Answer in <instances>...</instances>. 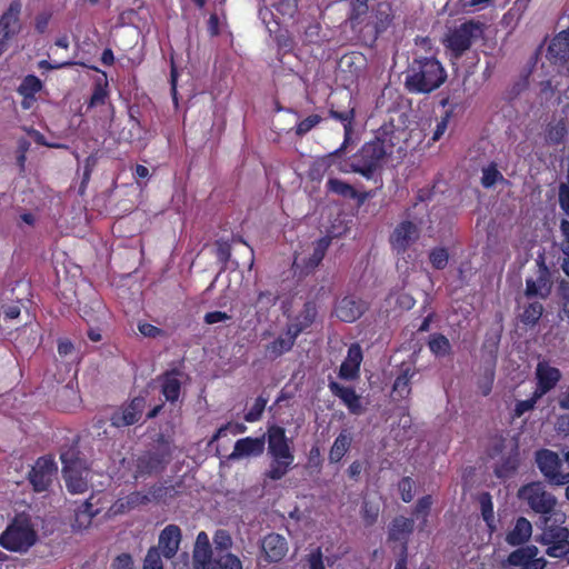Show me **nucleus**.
Instances as JSON below:
<instances>
[{"label": "nucleus", "mask_w": 569, "mask_h": 569, "mask_svg": "<svg viewBox=\"0 0 569 569\" xmlns=\"http://www.w3.org/2000/svg\"><path fill=\"white\" fill-rule=\"evenodd\" d=\"M266 441L270 465L263 472V477L272 481L281 480L292 469L295 453L286 429L279 425L269 426L261 437H244L237 440L229 459L259 457L266 449Z\"/></svg>", "instance_id": "obj_1"}, {"label": "nucleus", "mask_w": 569, "mask_h": 569, "mask_svg": "<svg viewBox=\"0 0 569 569\" xmlns=\"http://www.w3.org/2000/svg\"><path fill=\"white\" fill-rule=\"evenodd\" d=\"M447 72L435 57H416L409 63L405 87L410 93H430L440 88Z\"/></svg>", "instance_id": "obj_2"}, {"label": "nucleus", "mask_w": 569, "mask_h": 569, "mask_svg": "<svg viewBox=\"0 0 569 569\" xmlns=\"http://www.w3.org/2000/svg\"><path fill=\"white\" fill-rule=\"evenodd\" d=\"M387 132L381 130L375 139L366 142L351 158L350 168L367 179L372 178L382 161L392 153L393 144L387 141Z\"/></svg>", "instance_id": "obj_3"}, {"label": "nucleus", "mask_w": 569, "mask_h": 569, "mask_svg": "<svg viewBox=\"0 0 569 569\" xmlns=\"http://www.w3.org/2000/svg\"><path fill=\"white\" fill-rule=\"evenodd\" d=\"M490 458H500L496 462L493 473L501 480L512 478L520 465V452L517 440L508 441L505 437H497L488 450Z\"/></svg>", "instance_id": "obj_4"}, {"label": "nucleus", "mask_w": 569, "mask_h": 569, "mask_svg": "<svg viewBox=\"0 0 569 569\" xmlns=\"http://www.w3.org/2000/svg\"><path fill=\"white\" fill-rule=\"evenodd\" d=\"M36 543V530L24 515H17L0 535V546L8 551L26 552Z\"/></svg>", "instance_id": "obj_5"}, {"label": "nucleus", "mask_w": 569, "mask_h": 569, "mask_svg": "<svg viewBox=\"0 0 569 569\" xmlns=\"http://www.w3.org/2000/svg\"><path fill=\"white\" fill-rule=\"evenodd\" d=\"M485 23L470 19L449 30L443 44L456 59L461 58L473 44L482 38Z\"/></svg>", "instance_id": "obj_6"}, {"label": "nucleus", "mask_w": 569, "mask_h": 569, "mask_svg": "<svg viewBox=\"0 0 569 569\" xmlns=\"http://www.w3.org/2000/svg\"><path fill=\"white\" fill-rule=\"evenodd\" d=\"M171 456V448L166 441H162L153 449L144 451L136 460L134 479L138 480L161 473L169 465Z\"/></svg>", "instance_id": "obj_7"}, {"label": "nucleus", "mask_w": 569, "mask_h": 569, "mask_svg": "<svg viewBox=\"0 0 569 569\" xmlns=\"http://www.w3.org/2000/svg\"><path fill=\"white\" fill-rule=\"evenodd\" d=\"M535 462L545 480L550 486L569 483V471L563 469L559 455L550 449L541 448L535 452Z\"/></svg>", "instance_id": "obj_8"}, {"label": "nucleus", "mask_w": 569, "mask_h": 569, "mask_svg": "<svg viewBox=\"0 0 569 569\" xmlns=\"http://www.w3.org/2000/svg\"><path fill=\"white\" fill-rule=\"evenodd\" d=\"M518 498L526 502L533 512L545 517L551 515L557 505L556 497L548 492L540 481H532L520 487Z\"/></svg>", "instance_id": "obj_9"}, {"label": "nucleus", "mask_w": 569, "mask_h": 569, "mask_svg": "<svg viewBox=\"0 0 569 569\" xmlns=\"http://www.w3.org/2000/svg\"><path fill=\"white\" fill-rule=\"evenodd\" d=\"M346 98L348 99V104L343 109H339L333 103H329V117L341 122L343 126V141L338 149L329 153L327 158L322 160L326 167L330 166L329 160L331 158L341 156L352 139L353 123L356 119V104L350 93H347Z\"/></svg>", "instance_id": "obj_10"}, {"label": "nucleus", "mask_w": 569, "mask_h": 569, "mask_svg": "<svg viewBox=\"0 0 569 569\" xmlns=\"http://www.w3.org/2000/svg\"><path fill=\"white\" fill-rule=\"evenodd\" d=\"M539 542L546 547V555L551 558H563L569 555V530L562 526H549L546 518L545 528Z\"/></svg>", "instance_id": "obj_11"}, {"label": "nucleus", "mask_w": 569, "mask_h": 569, "mask_svg": "<svg viewBox=\"0 0 569 569\" xmlns=\"http://www.w3.org/2000/svg\"><path fill=\"white\" fill-rule=\"evenodd\" d=\"M58 356L61 359L60 366L56 359L57 371L52 373L53 379L61 383L66 381L69 373L74 369L78 361V353L76 352L74 345L68 338L58 339L57 345Z\"/></svg>", "instance_id": "obj_12"}, {"label": "nucleus", "mask_w": 569, "mask_h": 569, "mask_svg": "<svg viewBox=\"0 0 569 569\" xmlns=\"http://www.w3.org/2000/svg\"><path fill=\"white\" fill-rule=\"evenodd\" d=\"M561 378L562 373L558 368L546 360L539 361L535 371L536 388L533 391L536 396L542 398L557 387Z\"/></svg>", "instance_id": "obj_13"}, {"label": "nucleus", "mask_w": 569, "mask_h": 569, "mask_svg": "<svg viewBox=\"0 0 569 569\" xmlns=\"http://www.w3.org/2000/svg\"><path fill=\"white\" fill-rule=\"evenodd\" d=\"M516 550L511 551L507 557V565L510 567H519L520 569H543L547 561L543 558H538V548L533 545L518 546Z\"/></svg>", "instance_id": "obj_14"}, {"label": "nucleus", "mask_w": 569, "mask_h": 569, "mask_svg": "<svg viewBox=\"0 0 569 569\" xmlns=\"http://www.w3.org/2000/svg\"><path fill=\"white\" fill-rule=\"evenodd\" d=\"M146 399L143 397H134L127 405L114 411L110 418L111 425L116 428H123L137 423L143 412Z\"/></svg>", "instance_id": "obj_15"}, {"label": "nucleus", "mask_w": 569, "mask_h": 569, "mask_svg": "<svg viewBox=\"0 0 569 569\" xmlns=\"http://www.w3.org/2000/svg\"><path fill=\"white\" fill-rule=\"evenodd\" d=\"M61 459L63 462L62 473L68 491L73 495L86 492L89 488L88 470L80 469L77 461L68 462L63 456H61Z\"/></svg>", "instance_id": "obj_16"}, {"label": "nucleus", "mask_w": 569, "mask_h": 569, "mask_svg": "<svg viewBox=\"0 0 569 569\" xmlns=\"http://www.w3.org/2000/svg\"><path fill=\"white\" fill-rule=\"evenodd\" d=\"M183 376L184 373L181 369L172 368L166 370L158 377L160 392L168 402L174 403L179 400Z\"/></svg>", "instance_id": "obj_17"}, {"label": "nucleus", "mask_w": 569, "mask_h": 569, "mask_svg": "<svg viewBox=\"0 0 569 569\" xmlns=\"http://www.w3.org/2000/svg\"><path fill=\"white\" fill-rule=\"evenodd\" d=\"M419 238V229L411 221L400 222L390 236V243L398 253H403Z\"/></svg>", "instance_id": "obj_18"}, {"label": "nucleus", "mask_w": 569, "mask_h": 569, "mask_svg": "<svg viewBox=\"0 0 569 569\" xmlns=\"http://www.w3.org/2000/svg\"><path fill=\"white\" fill-rule=\"evenodd\" d=\"M415 530V520L403 516H397L388 526V541L399 542L400 549L406 547L408 551V545L410 536Z\"/></svg>", "instance_id": "obj_19"}, {"label": "nucleus", "mask_w": 569, "mask_h": 569, "mask_svg": "<svg viewBox=\"0 0 569 569\" xmlns=\"http://www.w3.org/2000/svg\"><path fill=\"white\" fill-rule=\"evenodd\" d=\"M261 549L267 562H279L288 552V542L283 536L271 532L262 539Z\"/></svg>", "instance_id": "obj_20"}, {"label": "nucleus", "mask_w": 569, "mask_h": 569, "mask_svg": "<svg viewBox=\"0 0 569 569\" xmlns=\"http://www.w3.org/2000/svg\"><path fill=\"white\" fill-rule=\"evenodd\" d=\"M328 387L331 393L341 400L351 415L359 416L363 413L365 408L361 402V397L352 387L342 386L337 381H330Z\"/></svg>", "instance_id": "obj_21"}, {"label": "nucleus", "mask_w": 569, "mask_h": 569, "mask_svg": "<svg viewBox=\"0 0 569 569\" xmlns=\"http://www.w3.org/2000/svg\"><path fill=\"white\" fill-rule=\"evenodd\" d=\"M363 359L362 349L359 343H351L347 357L339 368V377L343 380H356L360 376V366Z\"/></svg>", "instance_id": "obj_22"}, {"label": "nucleus", "mask_w": 569, "mask_h": 569, "mask_svg": "<svg viewBox=\"0 0 569 569\" xmlns=\"http://www.w3.org/2000/svg\"><path fill=\"white\" fill-rule=\"evenodd\" d=\"M366 303L353 296L343 297L336 306V316L343 322H353L366 311Z\"/></svg>", "instance_id": "obj_23"}, {"label": "nucleus", "mask_w": 569, "mask_h": 569, "mask_svg": "<svg viewBox=\"0 0 569 569\" xmlns=\"http://www.w3.org/2000/svg\"><path fill=\"white\" fill-rule=\"evenodd\" d=\"M181 542V529L177 525H168L159 535V545L157 549L161 550V555L171 559L179 550Z\"/></svg>", "instance_id": "obj_24"}, {"label": "nucleus", "mask_w": 569, "mask_h": 569, "mask_svg": "<svg viewBox=\"0 0 569 569\" xmlns=\"http://www.w3.org/2000/svg\"><path fill=\"white\" fill-rule=\"evenodd\" d=\"M417 375L413 363L401 362L392 385V392L400 399H406L411 393V380Z\"/></svg>", "instance_id": "obj_25"}, {"label": "nucleus", "mask_w": 569, "mask_h": 569, "mask_svg": "<svg viewBox=\"0 0 569 569\" xmlns=\"http://www.w3.org/2000/svg\"><path fill=\"white\" fill-rule=\"evenodd\" d=\"M212 560V548L208 535L200 531L197 535L192 552V563L194 569H207Z\"/></svg>", "instance_id": "obj_26"}, {"label": "nucleus", "mask_w": 569, "mask_h": 569, "mask_svg": "<svg viewBox=\"0 0 569 569\" xmlns=\"http://www.w3.org/2000/svg\"><path fill=\"white\" fill-rule=\"evenodd\" d=\"M366 67L367 60L361 52L353 51L345 53L339 61L340 70L348 73V78L351 81L358 79L366 70Z\"/></svg>", "instance_id": "obj_27"}, {"label": "nucleus", "mask_w": 569, "mask_h": 569, "mask_svg": "<svg viewBox=\"0 0 569 569\" xmlns=\"http://www.w3.org/2000/svg\"><path fill=\"white\" fill-rule=\"evenodd\" d=\"M318 315L317 305L309 300L305 302L301 311L292 319L288 326L292 329L293 335L300 336L303 331L312 326Z\"/></svg>", "instance_id": "obj_28"}, {"label": "nucleus", "mask_w": 569, "mask_h": 569, "mask_svg": "<svg viewBox=\"0 0 569 569\" xmlns=\"http://www.w3.org/2000/svg\"><path fill=\"white\" fill-rule=\"evenodd\" d=\"M149 503V498L147 492L143 491H132L124 497L118 498L111 507V511L114 515H123L129 512L140 506H146Z\"/></svg>", "instance_id": "obj_29"}, {"label": "nucleus", "mask_w": 569, "mask_h": 569, "mask_svg": "<svg viewBox=\"0 0 569 569\" xmlns=\"http://www.w3.org/2000/svg\"><path fill=\"white\" fill-rule=\"evenodd\" d=\"M57 476L58 467L51 458H38V493L49 490Z\"/></svg>", "instance_id": "obj_30"}, {"label": "nucleus", "mask_w": 569, "mask_h": 569, "mask_svg": "<svg viewBox=\"0 0 569 569\" xmlns=\"http://www.w3.org/2000/svg\"><path fill=\"white\" fill-rule=\"evenodd\" d=\"M532 535L531 522L525 518H517L512 529L506 535V542L509 546L518 547L529 541Z\"/></svg>", "instance_id": "obj_31"}, {"label": "nucleus", "mask_w": 569, "mask_h": 569, "mask_svg": "<svg viewBox=\"0 0 569 569\" xmlns=\"http://www.w3.org/2000/svg\"><path fill=\"white\" fill-rule=\"evenodd\" d=\"M298 337V335H293L292 329L287 325L283 335L279 336L267 346L266 350L269 353V357L277 359L290 351Z\"/></svg>", "instance_id": "obj_32"}, {"label": "nucleus", "mask_w": 569, "mask_h": 569, "mask_svg": "<svg viewBox=\"0 0 569 569\" xmlns=\"http://www.w3.org/2000/svg\"><path fill=\"white\" fill-rule=\"evenodd\" d=\"M550 293L549 280L546 268L539 270L537 279L527 278L525 295L527 298L540 297L546 299Z\"/></svg>", "instance_id": "obj_33"}, {"label": "nucleus", "mask_w": 569, "mask_h": 569, "mask_svg": "<svg viewBox=\"0 0 569 569\" xmlns=\"http://www.w3.org/2000/svg\"><path fill=\"white\" fill-rule=\"evenodd\" d=\"M109 93L110 91L107 74L106 72H102V77L98 78L93 83L91 97L87 102V111L98 106L106 104L107 100L109 99Z\"/></svg>", "instance_id": "obj_34"}, {"label": "nucleus", "mask_w": 569, "mask_h": 569, "mask_svg": "<svg viewBox=\"0 0 569 569\" xmlns=\"http://www.w3.org/2000/svg\"><path fill=\"white\" fill-rule=\"evenodd\" d=\"M93 496L87 499L79 510L76 512L74 522L72 527L74 529H86L90 526L92 519L99 513L98 508H93Z\"/></svg>", "instance_id": "obj_35"}, {"label": "nucleus", "mask_w": 569, "mask_h": 569, "mask_svg": "<svg viewBox=\"0 0 569 569\" xmlns=\"http://www.w3.org/2000/svg\"><path fill=\"white\" fill-rule=\"evenodd\" d=\"M393 13L392 9L389 4L380 3L375 13L373 28H375V37L378 38L379 34L383 33L388 30V28L393 22Z\"/></svg>", "instance_id": "obj_36"}, {"label": "nucleus", "mask_w": 569, "mask_h": 569, "mask_svg": "<svg viewBox=\"0 0 569 569\" xmlns=\"http://www.w3.org/2000/svg\"><path fill=\"white\" fill-rule=\"evenodd\" d=\"M351 446V437L350 435L343 430L338 437L335 439L330 451H329V460L331 463H338L345 457V455L349 451Z\"/></svg>", "instance_id": "obj_37"}, {"label": "nucleus", "mask_w": 569, "mask_h": 569, "mask_svg": "<svg viewBox=\"0 0 569 569\" xmlns=\"http://www.w3.org/2000/svg\"><path fill=\"white\" fill-rule=\"evenodd\" d=\"M147 495L149 502L167 503L178 496V490L173 485L166 486L164 483H154L149 488Z\"/></svg>", "instance_id": "obj_38"}, {"label": "nucleus", "mask_w": 569, "mask_h": 569, "mask_svg": "<svg viewBox=\"0 0 569 569\" xmlns=\"http://www.w3.org/2000/svg\"><path fill=\"white\" fill-rule=\"evenodd\" d=\"M18 93L22 97L21 106L30 109L36 102V74H28L18 87Z\"/></svg>", "instance_id": "obj_39"}, {"label": "nucleus", "mask_w": 569, "mask_h": 569, "mask_svg": "<svg viewBox=\"0 0 569 569\" xmlns=\"http://www.w3.org/2000/svg\"><path fill=\"white\" fill-rule=\"evenodd\" d=\"M548 54L555 59H566L569 54V34L566 31L557 34L548 47Z\"/></svg>", "instance_id": "obj_40"}, {"label": "nucleus", "mask_w": 569, "mask_h": 569, "mask_svg": "<svg viewBox=\"0 0 569 569\" xmlns=\"http://www.w3.org/2000/svg\"><path fill=\"white\" fill-rule=\"evenodd\" d=\"M478 500L480 503L481 517L489 528V531L492 532L496 529L492 497L489 492H481Z\"/></svg>", "instance_id": "obj_41"}, {"label": "nucleus", "mask_w": 569, "mask_h": 569, "mask_svg": "<svg viewBox=\"0 0 569 569\" xmlns=\"http://www.w3.org/2000/svg\"><path fill=\"white\" fill-rule=\"evenodd\" d=\"M428 347L436 357H443L451 352L449 339L442 333H432L428 340Z\"/></svg>", "instance_id": "obj_42"}, {"label": "nucleus", "mask_w": 569, "mask_h": 569, "mask_svg": "<svg viewBox=\"0 0 569 569\" xmlns=\"http://www.w3.org/2000/svg\"><path fill=\"white\" fill-rule=\"evenodd\" d=\"M207 569H242V563L237 556L226 552L212 559Z\"/></svg>", "instance_id": "obj_43"}, {"label": "nucleus", "mask_w": 569, "mask_h": 569, "mask_svg": "<svg viewBox=\"0 0 569 569\" xmlns=\"http://www.w3.org/2000/svg\"><path fill=\"white\" fill-rule=\"evenodd\" d=\"M327 189L345 199H353L357 196V190L351 184L337 178H330L327 181Z\"/></svg>", "instance_id": "obj_44"}, {"label": "nucleus", "mask_w": 569, "mask_h": 569, "mask_svg": "<svg viewBox=\"0 0 569 569\" xmlns=\"http://www.w3.org/2000/svg\"><path fill=\"white\" fill-rule=\"evenodd\" d=\"M543 313V306L538 302H530L523 308L522 313L520 315V321L526 326H535L540 320Z\"/></svg>", "instance_id": "obj_45"}, {"label": "nucleus", "mask_w": 569, "mask_h": 569, "mask_svg": "<svg viewBox=\"0 0 569 569\" xmlns=\"http://www.w3.org/2000/svg\"><path fill=\"white\" fill-rule=\"evenodd\" d=\"M330 242L331 240L328 237H322L315 242L313 252L309 258L308 266L315 268L321 263L330 246Z\"/></svg>", "instance_id": "obj_46"}, {"label": "nucleus", "mask_w": 569, "mask_h": 569, "mask_svg": "<svg viewBox=\"0 0 569 569\" xmlns=\"http://www.w3.org/2000/svg\"><path fill=\"white\" fill-rule=\"evenodd\" d=\"M432 502H433L432 497L430 495H426V496L421 497L420 499H418V501L413 508L412 515L417 519L422 520L421 521L422 526H426V523H427Z\"/></svg>", "instance_id": "obj_47"}, {"label": "nucleus", "mask_w": 569, "mask_h": 569, "mask_svg": "<svg viewBox=\"0 0 569 569\" xmlns=\"http://www.w3.org/2000/svg\"><path fill=\"white\" fill-rule=\"evenodd\" d=\"M449 253L446 248L437 247L433 248L429 253V261L431 266L437 270H442L448 264Z\"/></svg>", "instance_id": "obj_48"}, {"label": "nucleus", "mask_w": 569, "mask_h": 569, "mask_svg": "<svg viewBox=\"0 0 569 569\" xmlns=\"http://www.w3.org/2000/svg\"><path fill=\"white\" fill-rule=\"evenodd\" d=\"M228 431H230L232 435L244 433L247 431V426L241 422H228L218 428V430L212 436L210 442L212 443L219 440L220 438L226 437Z\"/></svg>", "instance_id": "obj_49"}, {"label": "nucleus", "mask_w": 569, "mask_h": 569, "mask_svg": "<svg viewBox=\"0 0 569 569\" xmlns=\"http://www.w3.org/2000/svg\"><path fill=\"white\" fill-rule=\"evenodd\" d=\"M321 121L322 118L319 114L308 116L307 118L297 123L295 132L298 137L302 138L313 128H316Z\"/></svg>", "instance_id": "obj_50"}, {"label": "nucleus", "mask_w": 569, "mask_h": 569, "mask_svg": "<svg viewBox=\"0 0 569 569\" xmlns=\"http://www.w3.org/2000/svg\"><path fill=\"white\" fill-rule=\"evenodd\" d=\"M267 405V399L259 396L248 412L244 413V420L247 422H256L261 419Z\"/></svg>", "instance_id": "obj_51"}, {"label": "nucleus", "mask_w": 569, "mask_h": 569, "mask_svg": "<svg viewBox=\"0 0 569 569\" xmlns=\"http://www.w3.org/2000/svg\"><path fill=\"white\" fill-rule=\"evenodd\" d=\"M540 399L541 397L536 396L533 391L530 398L517 401L513 409L515 417L520 418L526 412L532 410Z\"/></svg>", "instance_id": "obj_52"}, {"label": "nucleus", "mask_w": 569, "mask_h": 569, "mask_svg": "<svg viewBox=\"0 0 569 569\" xmlns=\"http://www.w3.org/2000/svg\"><path fill=\"white\" fill-rule=\"evenodd\" d=\"M213 543L218 551H227L232 546L230 533L224 529H218L213 536Z\"/></svg>", "instance_id": "obj_53"}, {"label": "nucleus", "mask_w": 569, "mask_h": 569, "mask_svg": "<svg viewBox=\"0 0 569 569\" xmlns=\"http://www.w3.org/2000/svg\"><path fill=\"white\" fill-rule=\"evenodd\" d=\"M415 481L411 477H403L399 483L398 489L403 502H410L413 499Z\"/></svg>", "instance_id": "obj_54"}, {"label": "nucleus", "mask_w": 569, "mask_h": 569, "mask_svg": "<svg viewBox=\"0 0 569 569\" xmlns=\"http://www.w3.org/2000/svg\"><path fill=\"white\" fill-rule=\"evenodd\" d=\"M143 569H163L159 549L152 547L148 550L143 562Z\"/></svg>", "instance_id": "obj_55"}, {"label": "nucleus", "mask_w": 569, "mask_h": 569, "mask_svg": "<svg viewBox=\"0 0 569 569\" xmlns=\"http://www.w3.org/2000/svg\"><path fill=\"white\" fill-rule=\"evenodd\" d=\"M495 380V370L492 368L486 369L485 375L478 381V389L482 396L490 395Z\"/></svg>", "instance_id": "obj_56"}, {"label": "nucleus", "mask_w": 569, "mask_h": 569, "mask_svg": "<svg viewBox=\"0 0 569 569\" xmlns=\"http://www.w3.org/2000/svg\"><path fill=\"white\" fill-rule=\"evenodd\" d=\"M502 174L495 166H489L483 169L481 183L485 188L492 187L499 179H502Z\"/></svg>", "instance_id": "obj_57"}, {"label": "nucleus", "mask_w": 569, "mask_h": 569, "mask_svg": "<svg viewBox=\"0 0 569 569\" xmlns=\"http://www.w3.org/2000/svg\"><path fill=\"white\" fill-rule=\"evenodd\" d=\"M274 8L283 17L292 18L298 10V0H280Z\"/></svg>", "instance_id": "obj_58"}, {"label": "nucleus", "mask_w": 569, "mask_h": 569, "mask_svg": "<svg viewBox=\"0 0 569 569\" xmlns=\"http://www.w3.org/2000/svg\"><path fill=\"white\" fill-rule=\"evenodd\" d=\"M138 330L143 337L153 338V339L163 337L166 335L161 328L156 327L149 322H142V321H140L138 323Z\"/></svg>", "instance_id": "obj_59"}, {"label": "nucleus", "mask_w": 569, "mask_h": 569, "mask_svg": "<svg viewBox=\"0 0 569 569\" xmlns=\"http://www.w3.org/2000/svg\"><path fill=\"white\" fill-rule=\"evenodd\" d=\"M111 569H134L132 556L127 552L118 555L111 563Z\"/></svg>", "instance_id": "obj_60"}, {"label": "nucleus", "mask_w": 569, "mask_h": 569, "mask_svg": "<svg viewBox=\"0 0 569 569\" xmlns=\"http://www.w3.org/2000/svg\"><path fill=\"white\" fill-rule=\"evenodd\" d=\"M307 561L309 569H326L323 563V555L320 547L313 549L308 556Z\"/></svg>", "instance_id": "obj_61"}, {"label": "nucleus", "mask_w": 569, "mask_h": 569, "mask_svg": "<svg viewBox=\"0 0 569 569\" xmlns=\"http://www.w3.org/2000/svg\"><path fill=\"white\" fill-rule=\"evenodd\" d=\"M279 54H286L293 50V40L287 33H280L276 37Z\"/></svg>", "instance_id": "obj_62"}, {"label": "nucleus", "mask_w": 569, "mask_h": 569, "mask_svg": "<svg viewBox=\"0 0 569 569\" xmlns=\"http://www.w3.org/2000/svg\"><path fill=\"white\" fill-rule=\"evenodd\" d=\"M450 116H451V113L449 111H447L445 113V116L437 122L436 129H435L433 134L431 137V140L433 142L440 140V138L446 132L447 127H448V122H449V119H450Z\"/></svg>", "instance_id": "obj_63"}, {"label": "nucleus", "mask_w": 569, "mask_h": 569, "mask_svg": "<svg viewBox=\"0 0 569 569\" xmlns=\"http://www.w3.org/2000/svg\"><path fill=\"white\" fill-rule=\"evenodd\" d=\"M231 316L223 311H210L207 312L203 317V320L207 325H213L221 321L230 320Z\"/></svg>", "instance_id": "obj_64"}]
</instances>
